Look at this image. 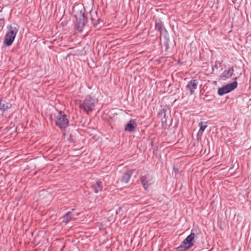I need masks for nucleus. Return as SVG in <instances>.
Masks as SVG:
<instances>
[{
    "mask_svg": "<svg viewBox=\"0 0 251 251\" xmlns=\"http://www.w3.org/2000/svg\"><path fill=\"white\" fill-rule=\"evenodd\" d=\"M195 231L194 229L191 230L190 234L181 243L180 247L184 248L185 250H187L194 245L193 241L196 237Z\"/></svg>",
    "mask_w": 251,
    "mask_h": 251,
    "instance_id": "obj_5",
    "label": "nucleus"
},
{
    "mask_svg": "<svg viewBox=\"0 0 251 251\" xmlns=\"http://www.w3.org/2000/svg\"><path fill=\"white\" fill-rule=\"evenodd\" d=\"M11 104L10 103L7 102L4 100H0V110L4 111L8 109H9L11 107Z\"/></svg>",
    "mask_w": 251,
    "mask_h": 251,
    "instance_id": "obj_12",
    "label": "nucleus"
},
{
    "mask_svg": "<svg viewBox=\"0 0 251 251\" xmlns=\"http://www.w3.org/2000/svg\"><path fill=\"white\" fill-rule=\"evenodd\" d=\"M140 180L144 188H145V189L147 190L149 186L147 176H142L141 177Z\"/></svg>",
    "mask_w": 251,
    "mask_h": 251,
    "instance_id": "obj_16",
    "label": "nucleus"
},
{
    "mask_svg": "<svg viewBox=\"0 0 251 251\" xmlns=\"http://www.w3.org/2000/svg\"><path fill=\"white\" fill-rule=\"evenodd\" d=\"M198 85V82L196 79H192L189 81L187 85L186 88L187 91H189L191 95H193L195 93V90L197 89Z\"/></svg>",
    "mask_w": 251,
    "mask_h": 251,
    "instance_id": "obj_8",
    "label": "nucleus"
},
{
    "mask_svg": "<svg viewBox=\"0 0 251 251\" xmlns=\"http://www.w3.org/2000/svg\"><path fill=\"white\" fill-rule=\"evenodd\" d=\"M91 20H92V22L93 25L95 27H96L100 24L99 19H97V18L95 19L94 18L92 17Z\"/></svg>",
    "mask_w": 251,
    "mask_h": 251,
    "instance_id": "obj_17",
    "label": "nucleus"
},
{
    "mask_svg": "<svg viewBox=\"0 0 251 251\" xmlns=\"http://www.w3.org/2000/svg\"><path fill=\"white\" fill-rule=\"evenodd\" d=\"M133 174V170H129L124 174L121 180L122 182L127 183Z\"/></svg>",
    "mask_w": 251,
    "mask_h": 251,
    "instance_id": "obj_11",
    "label": "nucleus"
},
{
    "mask_svg": "<svg viewBox=\"0 0 251 251\" xmlns=\"http://www.w3.org/2000/svg\"><path fill=\"white\" fill-rule=\"evenodd\" d=\"M199 126H200V130L198 132V135H202L203 131L207 126L206 123L201 122L199 123Z\"/></svg>",
    "mask_w": 251,
    "mask_h": 251,
    "instance_id": "obj_14",
    "label": "nucleus"
},
{
    "mask_svg": "<svg viewBox=\"0 0 251 251\" xmlns=\"http://www.w3.org/2000/svg\"><path fill=\"white\" fill-rule=\"evenodd\" d=\"M55 122L56 125L61 129L65 128L69 125V120L67 118V115L61 111L59 112Z\"/></svg>",
    "mask_w": 251,
    "mask_h": 251,
    "instance_id": "obj_4",
    "label": "nucleus"
},
{
    "mask_svg": "<svg viewBox=\"0 0 251 251\" xmlns=\"http://www.w3.org/2000/svg\"><path fill=\"white\" fill-rule=\"evenodd\" d=\"M73 217L71 212H68L64 216L62 217V221L66 224L69 223L72 219Z\"/></svg>",
    "mask_w": 251,
    "mask_h": 251,
    "instance_id": "obj_15",
    "label": "nucleus"
},
{
    "mask_svg": "<svg viewBox=\"0 0 251 251\" xmlns=\"http://www.w3.org/2000/svg\"><path fill=\"white\" fill-rule=\"evenodd\" d=\"M98 102L97 99L88 95L85 98L83 102L79 104V107L80 109L84 110L87 114H89L93 110Z\"/></svg>",
    "mask_w": 251,
    "mask_h": 251,
    "instance_id": "obj_1",
    "label": "nucleus"
},
{
    "mask_svg": "<svg viewBox=\"0 0 251 251\" xmlns=\"http://www.w3.org/2000/svg\"><path fill=\"white\" fill-rule=\"evenodd\" d=\"M233 72V68H230L228 70H225L221 75V78L226 79L230 78L232 76Z\"/></svg>",
    "mask_w": 251,
    "mask_h": 251,
    "instance_id": "obj_9",
    "label": "nucleus"
},
{
    "mask_svg": "<svg viewBox=\"0 0 251 251\" xmlns=\"http://www.w3.org/2000/svg\"><path fill=\"white\" fill-rule=\"evenodd\" d=\"M121 210H122V208L119 207L118 209L116 210V214H119Z\"/></svg>",
    "mask_w": 251,
    "mask_h": 251,
    "instance_id": "obj_18",
    "label": "nucleus"
},
{
    "mask_svg": "<svg viewBox=\"0 0 251 251\" xmlns=\"http://www.w3.org/2000/svg\"><path fill=\"white\" fill-rule=\"evenodd\" d=\"M136 126V124L133 121L130 120L126 126L125 130L127 132H133L134 131Z\"/></svg>",
    "mask_w": 251,
    "mask_h": 251,
    "instance_id": "obj_10",
    "label": "nucleus"
},
{
    "mask_svg": "<svg viewBox=\"0 0 251 251\" xmlns=\"http://www.w3.org/2000/svg\"><path fill=\"white\" fill-rule=\"evenodd\" d=\"M75 17L76 21L75 30V31L81 32L87 23V18L84 12L82 10L78 14L75 15Z\"/></svg>",
    "mask_w": 251,
    "mask_h": 251,
    "instance_id": "obj_2",
    "label": "nucleus"
},
{
    "mask_svg": "<svg viewBox=\"0 0 251 251\" xmlns=\"http://www.w3.org/2000/svg\"><path fill=\"white\" fill-rule=\"evenodd\" d=\"M237 82L236 81L231 83L228 84L218 89V94L220 96H223L234 90L237 87Z\"/></svg>",
    "mask_w": 251,
    "mask_h": 251,
    "instance_id": "obj_6",
    "label": "nucleus"
},
{
    "mask_svg": "<svg viewBox=\"0 0 251 251\" xmlns=\"http://www.w3.org/2000/svg\"><path fill=\"white\" fill-rule=\"evenodd\" d=\"M18 31L17 25H10L8 27V31L4 37V43L7 46H10L13 42Z\"/></svg>",
    "mask_w": 251,
    "mask_h": 251,
    "instance_id": "obj_3",
    "label": "nucleus"
},
{
    "mask_svg": "<svg viewBox=\"0 0 251 251\" xmlns=\"http://www.w3.org/2000/svg\"><path fill=\"white\" fill-rule=\"evenodd\" d=\"M92 187L95 193H97L101 191L102 186L101 182L97 181L95 184H94L92 186Z\"/></svg>",
    "mask_w": 251,
    "mask_h": 251,
    "instance_id": "obj_13",
    "label": "nucleus"
},
{
    "mask_svg": "<svg viewBox=\"0 0 251 251\" xmlns=\"http://www.w3.org/2000/svg\"><path fill=\"white\" fill-rule=\"evenodd\" d=\"M163 24L162 22H158L155 23V29L161 32V34L163 36L165 40V43L166 48H168L169 46V37L166 29H164V32H162Z\"/></svg>",
    "mask_w": 251,
    "mask_h": 251,
    "instance_id": "obj_7",
    "label": "nucleus"
}]
</instances>
